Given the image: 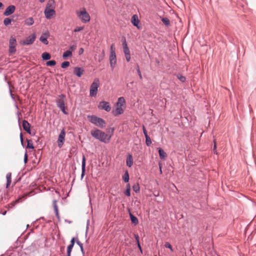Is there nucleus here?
<instances>
[{
	"instance_id": "f257e3e1",
	"label": "nucleus",
	"mask_w": 256,
	"mask_h": 256,
	"mask_svg": "<svg viewBox=\"0 0 256 256\" xmlns=\"http://www.w3.org/2000/svg\"><path fill=\"white\" fill-rule=\"evenodd\" d=\"M114 128L112 129V134L110 135H108L104 132L97 129L94 128L90 132V134L92 137L96 140H98L100 142L104 144L108 143L111 139L112 136L113 134Z\"/></svg>"
},
{
	"instance_id": "f03ea898",
	"label": "nucleus",
	"mask_w": 256,
	"mask_h": 256,
	"mask_svg": "<svg viewBox=\"0 0 256 256\" xmlns=\"http://www.w3.org/2000/svg\"><path fill=\"white\" fill-rule=\"evenodd\" d=\"M88 118L90 122L101 128H103L106 126V122L102 118L95 115L88 116Z\"/></svg>"
},
{
	"instance_id": "7ed1b4c3",
	"label": "nucleus",
	"mask_w": 256,
	"mask_h": 256,
	"mask_svg": "<svg viewBox=\"0 0 256 256\" xmlns=\"http://www.w3.org/2000/svg\"><path fill=\"white\" fill-rule=\"evenodd\" d=\"M76 13L78 18L84 23H87L90 22V16L84 8H82L80 11H77Z\"/></svg>"
},
{
	"instance_id": "20e7f679",
	"label": "nucleus",
	"mask_w": 256,
	"mask_h": 256,
	"mask_svg": "<svg viewBox=\"0 0 256 256\" xmlns=\"http://www.w3.org/2000/svg\"><path fill=\"white\" fill-rule=\"evenodd\" d=\"M60 98L56 100V106L60 109L62 112L65 114H68V112L66 111L65 102L66 96L64 94H61L58 96Z\"/></svg>"
},
{
	"instance_id": "39448f33",
	"label": "nucleus",
	"mask_w": 256,
	"mask_h": 256,
	"mask_svg": "<svg viewBox=\"0 0 256 256\" xmlns=\"http://www.w3.org/2000/svg\"><path fill=\"white\" fill-rule=\"evenodd\" d=\"M114 45L112 44L110 46V55L109 57L110 63L112 70L116 65V57L114 48Z\"/></svg>"
},
{
	"instance_id": "423d86ee",
	"label": "nucleus",
	"mask_w": 256,
	"mask_h": 256,
	"mask_svg": "<svg viewBox=\"0 0 256 256\" xmlns=\"http://www.w3.org/2000/svg\"><path fill=\"white\" fill-rule=\"evenodd\" d=\"M100 86V80L98 78H95L90 87V95L93 97L96 96Z\"/></svg>"
},
{
	"instance_id": "0eeeda50",
	"label": "nucleus",
	"mask_w": 256,
	"mask_h": 256,
	"mask_svg": "<svg viewBox=\"0 0 256 256\" xmlns=\"http://www.w3.org/2000/svg\"><path fill=\"white\" fill-rule=\"evenodd\" d=\"M16 40L14 36H11L9 40V49L10 54H14L16 52Z\"/></svg>"
},
{
	"instance_id": "6e6552de",
	"label": "nucleus",
	"mask_w": 256,
	"mask_h": 256,
	"mask_svg": "<svg viewBox=\"0 0 256 256\" xmlns=\"http://www.w3.org/2000/svg\"><path fill=\"white\" fill-rule=\"evenodd\" d=\"M36 38V35L33 34L30 36L26 37L24 40L22 41L21 44L24 46H27L32 44Z\"/></svg>"
},
{
	"instance_id": "1a4fd4ad",
	"label": "nucleus",
	"mask_w": 256,
	"mask_h": 256,
	"mask_svg": "<svg viewBox=\"0 0 256 256\" xmlns=\"http://www.w3.org/2000/svg\"><path fill=\"white\" fill-rule=\"evenodd\" d=\"M98 107L99 110H104L107 112H109L111 110V106L110 103L104 100L100 102Z\"/></svg>"
},
{
	"instance_id": "9d476101",
	"label": "nucleus",
	"mask_w": 256,
	"mask_h": 256,
	"mask_svg": "<svg viewBox=\"0 0 256 256\" xmlns=\"http://www.w3.org/2000/svg\"><path fill=\"white\" fill-rule=\"evenodd\" d=\"M65 136V131L63 129L62 130H61L58 136V144L59 148H61L62 146L64 140Z\"/></svg>"
},
{
	"instance_id": "9b49d317",
	"label": "nucleus",
	"mask_w": 256,
	"mask_h": 256,
	"mask_svg": "<svg viewBox=\"0 0 256 256\" xmlns=\"http://www.w3.org/2000/svg\"><path fill=\"white\" fill-rule=\"evenodd\" d=\"M16 10V6L14 5L9 6L4 12V15L8 16L13 14Z\"/></svg>"
},
{
	"instance_id": "f8f14e48",
	"label": "nucleus",
	"mask_w": 256,
	"mask_h": 256,
	"mask_svg": "<svg viewBox=\"0 0 256 256\" xmlns=\"http://www.w3.org/2000/svg\"><path fill=\"white\" fill-rule=\"evenodd\" d=\"M44 14L47 19H50L53 16L56 14V12L54 9H45Z\"/></svg>"
},
{
	"instance_id": "ddd939ff",
	"label": "nucleus",
	"mask_w": 256,
	"mask_h": 256,
	"mask_svg": "<svg viewBox=\"0 0 256 256\" xmlns=\"http://www.w3.org/2000/svg\"><path fill=\"white\" fill-rule=\"evenodd\" d=\"M50 36V34L48 32H46L43 33L40 37V40L44 43V44H48V38Z\"/></svg>"
},
{
	"instance_id": "4468645a",
	"label": "nucleus",
	"mask_w": 256,
	"mask_h": 256,
	"mask_svg": "<svg viewBox=\"0 0 256 256\" xmlns=\"http://www.w3.org/2000/svg\"><path fill=\"white\" fill-rule=\"evenodd\" d=\"M22 127L24 130L28 133L31 134L30 124L26 120H23L22 122Z\"/></svg>"
},
{
	"instance_id": "2eb2a0df",
	"label": "nucleus",
	"mask_w": 256,
	"mask_h": 256,
	"mask_svg": "<svg viewBox=\"0 0 256 256\" xmlns=\"http://www.w3.org/2000/svg\"><path fill=\"white\" fill-rule=\"evenodd\" d=\"M84 73V70L82 68H74V74L78 77H80Z\"/></svg>"
},
{
	"instance_id": "dca6fc26",
	"label": "nucleus",
	"mask_w": 256,
	"mask_h": 256,
	"mask_svg": "<svg viewBox=\"0 0 256 256\" xmlns=\"http://www.w3.org/2000/svg\"><path fill=\"white\" fill-rule=\"evenodd\" d=\"M122 45L124 54H130V50L128 48L127 42L125 38H123L122 40Z\"/></svg>"
},
{
	"instance_id": "f3484780",
	"label": "nucleus",
	"mask_w": 256,
	"mask_h": 256,
	"mask_svg": "<svg viewBox=\"0 0 256 256\" xmlns=\"http://www.w3.org/2000/svg\"><path fill=\"white\" fill-rule=\"evenodd\" d=\"M86 158L84 155H82V174L81 179L82 180L86 172Z\"/></svg>"
},
{
	"instance_id": "a211bd4d",
	"label": "nucleus",
	"mask_w": 256,
	"mask_h": 256,
	"mask_svg": "<svg viewBox=\"0 0 256 256\" xmlns=\"http://www.w3.org/2000/svg\"><path fill=\"white\" fill-rule=\"evenodd\" d=\"M126 102L124 98L122 96L118 98L116 104V106L122 107L124 106V108L126 107Z\"/></svg>"
},
{
	"instance_id": "6ab92c4d",
	"label": "nucleus",
	"mask_w": 256,
	"mask_h": 256,
	"mask_svg": "<svg viewBox=\"0 0 256 256\" xmlns=\"http://www.w3.org/2000/svg\"><path fill=\"white\" fill-rule=\"evenodd\" d=\"M124 108L119 106H116V109L112 111V114L114 116H118L124 113Z\"/></svg>"
},
{
	"instance_id": "aec40b11",
	"label": "nucleus",
	"mask_w": 256,
	"mask_h": 256,
	"mask_svg": "<svg viewBox=\"0 0 256 256\" xmlns=\"http://www.w3.org/2000/svg\"><path fill=\"white\" fill-rule=\"evenodd\" d=\"M134 163L132 156L130 154H128L126 160V164L129 168L131 167Z\"/></svg>"
},
{
	"instance_id": "412c9836",
	"label": "nucleus",
	"mask_w": 256,
	"mask_h": 256,
	"mask_svg": "<svg viewBox=\"0 0 256 256\" xmlns=\"http://www.w3.org/2000/svg\"><path fill=\"white\" fill-rule=\"evenodd\" d=\"M55 8V2L54 0H48L45 9H54Z\"/></svg>"
},
{
	"instance_id": "4be33fe9",
	"label": "nucleus",
	"mask_w": 256,
	"mask_h": 256,
	"mask_svg": "<svg viewBox=\"0 0 256 256\" xmlns=\"http://www.w3.org/2000/svg\"><path fill=\"white\" fill-rule=\"evenodd\" d=\"M56 200H53V206L54 208V212L56 214V216L58 220V221L60 220V216L58 213V206L56 204Z\"/></svg>"
},
{
	"instance_id": "5701e85b",
	"label": "nucleus",
	"mask_w": 256,
	"mask_h": 256,
	"mask_svg": "<svg viewBox=\"0 0 256 256\" xmlns=\"http://www.w3.org/2000/svg\"><path fill=\"white\" fill-rule=\"evenodd\" d=\"M139 22H139L138 16L136 14L134 15L132 18V24L134 26L138 27Z\"/></svg>"
},
{
	"instance_id": "b1692460",
	"label": "nucleus",
	"mask_w": 256,
	"mask_h": 256,
	"mask_svg": "<svg viewBox=\"0 0 256 256\" xmlns=\"http://www.w3.org/2000/svg\"><path fill=\"white\" fill-rule=\"evenodd\" d=\"M158 154L160 157L161 159H164L166 156V153L164 152V150L160 148H158Z\"/></svg>"
},
{
	"instance_id": "393cba45",
	"label": "nucleus",
	"mask_w": 256,
	"mask_h": 256,
	"mask_svg": "<svg viewBox=\"0 0 256 256\" xmlns=\"http://www.w3.org/2000/svg\"><path fill=\"white\" fill-rule=\"evenodd\" d=\"M130 216L131 220L132 222L134 225H136L138 223V218L132 214L130 212Z\"/></svg>"
},
{
	"instance_id": "a878e982",
	"label": "nucleus",
	"mask_w": 256,
	"mask_h": 256,
	"mask_svg": "<svg viewBox=\"0 0 256 256\" xmlns=\"http://www.w3.org/2000/svg\"><path fill=\"white\" fill-rule=\"evenodd\" d=\"M11 177H12V174L10 172H8L6 174V187L8 188L9 186L11 184Z\"/></svg>"
},
{
	"instance_id": "bb28decb",
	"label": "nucleus",
	"mask_w": 256,
	"mask_h": 256,
	"mask_svg": "<svg viewBox=\"0 0 256 256\" xmlns=\"http://www.w3.org/2000/svg\"><path fill=\"white\" fill-rule=\"evenodd\" d=\"M25 24L27 26H32L34 23V20L32 18H28L25 20Z\"/></svg>"
},
{
	"instance_id": "cd10ccee",
	"label": "nucleus",
	"mask_w": 256,
	"mask_h": 256,
	"mask_svg": "<svg viewBox=\"0 0 256 256\" xmlns=\"http://www.w3.org/2000/svg\"><path fill=\"white\" fill-rule=\"evenodd\" d=\"M72 56V52L70 50H66L62 54V58L64 59H66L68 57Z\"/></svg>"
},
{
	"instance_id": "c85d7f7f",
	"label": "nucleus",
	"mask_w": 256,
	"mask_h": 256,
	"mask_svg": "<svg viewBox=\"0 0 256 256\" xmlns=\"http://www.w3.org/2000/svg\"><path fill=\"white\" fill-rule=\"evenodd\" d=\"M42 56L43 60H47L50 58L51 56L49 53L45 52L42 54Z\"/></svg>"
},
{
	"instance_id": "c756f323",
	"label": "nucleus",
	"mask_w": 256,
	"mask_h": 256,
	"mask_svg": "<svg viewBox=\"0 0 256 256\" xmlns=\"http://www.w3.org/2000/svg\"><path fill=\"white\" fill-rule=\"evenodd\" d=\"M76 243L80 246V248L81 252H82L83 256H84L85 252H84V250L82 244L78 240H76Z\"/></svg>"
},
{
	"instance_id": "7c9ffc66",
	"label": "nucleus",
	"mask_w": 256,
	"mask_h": 256,
	"mask_svg": "<svg viewBox=\"0 0 256 256\" xmlns=\"http://www.w3.org/2000/svg\"><path fill=\"white\" fill-rule=\"evenodd\" d=\"M122 179L125 182H128L129 180V175L128 171H126L124 176H122Z\"/></svg>"
},
{
	"instance_id": "2f4dec72",
	"label": "nucleus",
	"mask_w": 256,
	"mask_h": 256,
	"mask_svg": "<svg viewBox=\"0 0 256 256\" xmlns=\"http://www.w3.org/2000/svg\"><path fill=\"white\" fill-rule=\"evenodd\" d=\"M26 141L28 143L26 148L30 149H34V146L32 140L27 139Z\"/></svg>"
},
{
	"instance_id": "473e14b6",
	"label": "nucleus",
	"mask_w": 256,
	"mask_h": 256,
	"mask_svg": "<svg viewBox=\"0 0 256 256\" xmlns=\"http://www.w3.org/2000/svg\"><path fill=\"white\" fill-rule=\"evenodd\" d=\"M24 196H20L19 197L18 199H16V200H14V202H13L12 203V206H14L16 204H17L20 202H22V199L23 198H24Z\"/></svg>"
},
{
	"instance_id": "72a5a7b5",
	"label": "nucleus",
	"mask_w": 256,
	"mask_h": 256,
	"mask_svg": "<svg viewBox=\"0 0 256 256\" xmlns=\"http://www.w3.org/2000/svg\"><path fill=\"white\" fill-rule=\"evenodd\" d=\"M162 21V22L166 26H168L170 24V20L166 18H161Z\"/></svg>"
},
{
	"instance_id": "f704fd0d",
	"label": "nucleus",
	"mask_w": 256,
	"mask_h": 256,
	"mask_svg": "<svg viewBox=\"0 0 256 256\" xmlns=\"http://www.w3.org/2000/svg\"><path fill=\"white\" fill-rule=\"evenodd\" d=\"M11 22H12V20L8 18H6L4 20V24L6 26H8L10 24Z\"/></svg>"
},
{
	"instance_id": "c9c22d12",
	"label": "nucleus",
	"mask_w": 256,
	"mask_h": 256,
	"mask_svg": "<svg viewBox=\"0 0 256 256\" xmlns=\"http://www.w3.org/2000/svg\"><path fill=\"white\" fill-rule=\"evenodd\" d=\"M132 190L136 192H138L140 190V188L138 184H135L132 186Z\"/></svg>"
},
{
	"instance_id": "e433bc0d",
	"label": "nucleus",
	"mask_w": 256,
	"mask_h": 256,
	"mask_svg": "<svg viewBox=\"0 0 256 256\" xmlns=\"http://www.w3.org/2000/svg\"><path fill=\"white\" fill-rule=\"evenodd\" d=\"M145 138H146V144L147 146H149L152 144L151 139L148 136H145Z\"/></svg>"
},
{
	"instance_id": "4c0bfd02",
	"label": "nucleus",
	"mask_w": 256,
	"mask_h": 256,
	"mask_svg": "<svg viewBox=\"0 0 256 256\" xmlns=\"http://www.w3.org/2000/svg\"><path fill=\"white\" fill-rule=\"evenodd\" d=\"M74 246L72 245L68 246L67 248V256H70V254L72 252V250Z\"/></svg>"
},
{
	"instance_id": "58836bf2",
	"label": "nucleus",
	"mask_w": 256,
	"mask_h": 256,
	"mask_svg": "<svg viewBox=\"0 0 256 256\" xmlns=\"http://www.w3.org/2000/svg\"><path fill=\"white\" fill-rule=\"evenodd\" d=\"M164 246L166 248H169L172 252H174L172 246L169 242H166L164 244Z\"/></svg>"
},
{
	"instance_id": "ea45409f",
	"label": "nucleus",
	"mask_w": 256,
	"mask_h": 256,
	"mask_svg": "<svg viewBox=\"0 0 256 256\" xmlns=\"http://www.w3.org/2000/svg\"><path fill=\"white\" fill-rule=\"evenodd\" d=\"M176 76L177 78L182 82H184L186 80V78L180 74H177Z\"/></svg>"
},
{
	"instance_id": "a19ab883",
	"label": "nucleus",
	"mask_w": 256,
	"mask_h": 256,
	"mask_svg": "<svg viewBox=\"0 0 256 256\" xmlns=\"http://www.w3.org/2000/svg\"><path fill=\"white\" fill-rule=\"evenodd\" d=\"M56 64V62L54 60H50L46 62V65L48 66H54Z\"/></svg>"
},
{
	"instance_id": "79ce46f5",
	"label": "nucleus",
	"mask_w": 256,
	"mask_h": 256,
	"mask_svg": "<svg viewBox=\"0 0 256 256\" xmlns=\"http://www.w3.org/2000/svg\"><path fill=\"white\" fill-rule=\"evenodd\" d=\"M69 66H70V62L68 61L63 62L61 64V66L62 68H65L68 67Z\"/></svg>"
},
{
	"instance_id": "37998d69",
	"label": "nucleus",
	"mask_w": 256,
	"mask_h": 256,
	"mask_svg": "<svg viewBox=\"0 0 256 256\" xmlns=\"http://www.w3.org/2000/svg\"><path fill=\"white\" fill-rule=\"evenodd\" d=\"M136 71H137V72L138 74V76L140 77V80H142V74H141V72L140 71V68H139V66L138 64H137L136 66Z\"/></svg>"
},
{
	"instance_id": "c03bdc74",
	"label": "nucleus",
	"mask_w": 256,
	"mask_h": 256,
	"mask_svg": "<svg viewBox=\"0 0 256 256\" xmlns=\"http://www.w3.org/2000/svg\"><path fill=\"white\" fill-rule=\"evenodd\" d=\"M83 29H84L83 26L76 27V28L74 29V32H78L82 30Z\"/></svg>"
},
{
	"instance_id": "a18cd8bd",
	"label": "nucleus",
	"mask_w": 256,
	"mask_h": 256,
	"mask_svg": "<svg viewBox=\"0 0 256 256\" xmlns=\"http://www.w3.org/2000/svg\"><path fill=\"white\" fill-rule=\"evenodd\" d=\"M76 48V45H72L70 46L69 48V50H70L72 52V51L74 50Z\"/></svg>"
},
{
	"instance_id": "49530a36",
	"label": "nucleus",
	"mask_w": 256,
	"mask_h": 256,
	"mask_svg": "<svg viewBox=\"0 0 256 256\" xmlns=\"http://www.w3.org/2000/svg\"><path fill=\"white\" fill-rule=\"evenodd\" d=\"M124 55H125V57H126V61L130 62V54H124Z\"/></svg>"
},
{
	"instance_id": "de8ad7c7",
	"label": "nucleus",
	"mask_w": 256,
	"mask_h": 256,
	"mask_svg": "<svg viewBox=\"0 0 256 256\" xmlns=\"http://www.w3.org/2000/svg\"><path fill=\"white\" fill-rule=\"evenodd\" d=\"M104 50H102V54L100 56L99 62H100L104 58Z\"/></svg>"
},
{
	"instance_id": "09e8293b",
	"label": "nucleus",
	"mask_w": 256,
	"mask_h": 256,
	"mask_svg": "<svg viewBox=\"0 0 256 256\" xmlns=\"http://www.w3.org/2000/svg\"><path fill=\"white\" fill-rule=\"evenodd\" d=\"M134 238L136 239L137 244H140L138 235L137 234H134Z\"/></svg>"
},
{
	"instance_id": "8fccbe9b",
	"label": "nucleus",
	"mask_w": 256,
	"mask_h": 256,
	"mask_svg": "<svg viewBox=\"0 0 256 256\" xmlns=\"http://www.w3.org/2000/svg\"><path fill=\"white\" fill-rule=\"evenodd\" d=\"M124 193L126 196H130V190H129L128 189H126Z\"/></svg>"
},
{
	"instance_id": "3c124183",
	"label": "nucleus",
	"mask_w": 256,
	"mask_h": 256,
	"mask_svg": "<svg viewBox=\"0 0 256 256\" xmlns=\"http://www.w3.org/2000/svg\"><path fill=\"white\" fill-rule=\"evenodd\" d=\"M28 162V154H27V152H25V154H24V164H26Z\"/></svg>"
},
{
	"instance_id": "603ef678",
	"label": "nucleus",
	"mask_w": 256,
	"mask_h": 256,
	"mask_svg": "<svg viewBox=\"0 0 256 256\" xmlns=\"http://www.w3.org/2000/svg\"><path fill=\"white\" fill-rule=\"evenodd\" d=\"M214 154H217V152H216V141L215 140H214Z\"/></svg>"
},
{
	"instance_id": "864d4df0",
	"label": "nucleus",
	"mask_w": 256,
	"mask_h": 256,
	"mask_svg": "<svg viewBox=\"0 0 256 256\" xmlns=\"http://www.w3.org/2000/svg\"><path fill=\"white\" fill-rule=\"evenodd\" d=\"M74 243H75V238H72L70 240V245H72V246H74Z\"/></svg>"
},
{
	"instance_id": "5fc2aeb1",
	"label": "nucleus",
	"mask_w": 256,
	"mask_h": 256,
	"mask_svg": "<svg viewBox=\"0 0 256 256\" xmlns=\"http://www.w3.org/2000/svg\"><path fill=\"white\" fill-rule=\"evenodd\" d=\"M84 52V50L83 48H80L78 51V54L80 55L82 54Z\"/></svg>"
},
{
	"instance_id": "6e6d98bb",
	"label": "nucleus",
	"mask_w": 256,
	"mask_h": 256,
	"mask_svg": "<svg viewBox=\"0 0 256 256\" xmlns=\"http://www.w3.org/2000/svg\"><path fill=\"white\" fill-rule=\"evenodd\" d=\"M138 244V249L140 250V252L142 254V248L141 246L140 245V244Z\"/></svg>"
},
{
	"instance_id": "4d7b16f0",
	"label": "nucleus",
	"mask_w": 256,
	"mask_h": 256,
	"mask_svg": "<svg viewBox=\"0 0 256 256\" xmlns=\"http://www.w3.org/2000/svg\"><path fill=\"white\" fill-rule=\"evenodd\" d=\"M143 132L145 136H148L146 130H144Z\"/></svg>"
},
{
	"instance_id": "13d9d810",
	"label": "nucleus",
	"mask_w": 256,
	"mask_h": 256,
	"mask_svg": "<svg viewBox=\"0 0 256 256\" xmlns=\"http://www.w3.org/2000/svg\"><path fill=\"white\" fill-rule=\"evenodd\" d=\"M4 4L2 2H0V10L4 8Z\"/></svg>"
},
{
	"instance_id": "bf43d9fd",
	"label": "nucleus",
	"mask_w": 256,
	"mask_h": 256,
	"mask_svg": "<svg viewBox=\"0 0 256 256\" xmlns=\"http://www.w3.org/2000/svg\"><path fill=\"white\" fill-rule=\"evenodd\" d=\"M126 189H128L129 190H130V184H129L126 185Z\"/></svg>"
},
{
	"instance_id": "052dcab7",
	"label": "nucleus",
	"mask_w": 256,
	"mask_h": 256,
	"mask_svg": "<svg viewBox=\"0 0 256 256\" xmlns=\"http://www.w3.org/2000/svg\"><path fill=\"white\" fill-rule=\"evenodd\" d=\"M20 140H24L23 136H22V132L20 134Z\"/></svg>"
},
{
	"instance_id": "680f3d73",
	"label": "nucleus",
	"mask_w": 256,
	"mask_h": 256,
	"mask_svg": "<svg viewBox=\"0 0 256 256\" xmlns=\"http://www.w3.org/2000/svg\"><path fill=\"white\" fill-rule=\"evenodd\" d=\"M20 142L22 146H24V140H20Z\"/></svg>"
},
{
	"instance_id": "e2e57ef3",
	"label": "nucleus",
	"mask_w": 256,
	"mask_h": 256,
	"mask_svg": "<svg viewBox=\"0 0 256 256\" xmlns=\"http://www.w3.org/2000/svg\"><path fill=\"white\" fill-rule=\"evenodd\" d=\"M146 130V128H145V126H144V125H142V130Z\"/></svg>"
},
{
	"instance_id": "0e129e2a",
	"label": "nucleus",
	"mask_w": 256,
	"mask_h": 256,
	"mask_svg": "<svg viewBox=\"0 0 256 256\" xmlns=\"http://www.w3.org/2000/svg\"><path fill=\"white\" fill-rule=\"evenodd\" d=\"M15 108H16V109H18V107L17 104L15 105Z\"/></svg>"
},
{
	"instance_id": "69168bd1",
	"label": "nucleus",
	"mask_w": 256,
	"mask_h": 256,
	"mask_svg": "<svg viewBox=\"0 0 256 256\" xmlns=\"http://www.w3.org/2000/svg\"><path fill=\"white\" fill-rule=\"evenodd\" d=\"M44 1H45V0H40V2H42H42H44Z\"/></svg>"
},
{
	"instance_id": "338daca9",
	"label": "nucleus",
	"mask_w": 256,
	"mask_h": 256,
	"mask_svg": "<svg viewBox=\"0 0 256 256\" xmlns=\"http://www.w3.org/2000/svg\"><path fill=\"white\" fill-rule=\"evenodd\" d=\"M10 96H12V98H13V99H14V96H12V93L10 94Z\"/></svg>"
},
{
	"instance_id": "774afa93",
	"label": "nucleus",
	"mask_w": 256,
	"mask_h": 256,
	"mask_svg": "<svg viewBox=\"0 0 256 256\" xmlns=\"http://www.w3.org/2000/svg\"><path fill=\"white\" fill-rule=\"evenodd\" d=\"M160 172L162 173V169H161V166H160Z\"/></svg>"
}]
</instances>
